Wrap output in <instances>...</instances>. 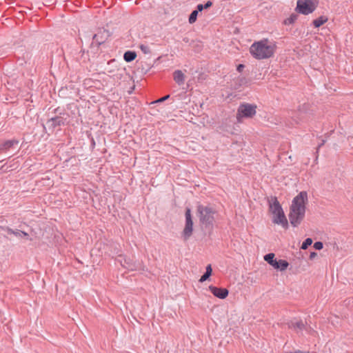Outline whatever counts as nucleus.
Returning <instances> with one entry per match:
<instances>
[{
    "label": "nucleus",
    "mask_w": 353,
    "mask_h": 353,
    "mask_svg": "<svg viewBox=\"0 0 353 353\" xmlns=\"http://www.w3.org/2000/svg\"><path fill=\"white\" fill-rule=\"evenodd\" d=\"M307 203L308 196L305 191H301L292 199L288 216L293 227H298L304 219Z\"/></svg>",
    "instance_id": "nucleus-1"
},
{
    "label": "nucleus",
    "mask_w": 353,
    "mask_h": 353,
    "mask_svg": "<svg viewBox=\"0 0 353 353\" xmlns=\"http://www.w3.org/2000/svg\"><path fill=\"white\" fill-rule=\"evenodd\" d=\"M275 50L276 44L264 39L253 43L250 48V52L256 59H265L272 57Z\"/></svg>",
    "instance_id": "nucleus-2"
},
{
    "label": "nucleus",
    "mask_w": 353,
    "mask_h": 353,
    "mask_svg": "<svg viewBox=\"0 0 353 353\" xmlns=\"http://www.w3.org/2000/svg\"><path fill=\"white\" fill-rule=\"evenodd\" d=\"M270 211L273 215L272 221L274 223L281 225L284 228H288V219L276 198H274L272 202L270 203Z\"/></svg>",
    "instance_id": "nucleus-3"
},
{
    "label": "nucleus",
    "mask_w": 353,
    "mask_h": 353,
    "mask_svg": "<svg viewBox=\"0 0 353 353\" xmlns=\"http://www.w3.org/2000/svg\"><path fill=\"white\" fill-rule=\"evenodd\" d=\"M256 113V105L246 103H242L237 110L236 120L239 123H241L243 119L252 118Z\"/></svg>",
    "instance_id": "nucleus-4"
},
{
    "label": "nucleus",
    "mask_w": 353,
    "mask_h": 353,
    "mask_svg": "<svg viewBox=\"0 0 353 353\" xmlns=\"http://www.w3.org/2000/svg\"><path fill=\"white\" fill-rule=\"evenodd\" d=\"M200 222L205 226L212 225L214 220L215 210L212 208L199 205L197 208Z\"/></svg>",
    "instance_id": "nucleus-5"
},
{
    "label": "nucleus",
    "mask_w": 353,
    "mask_h": 353,
    "mask_svg": "<svg viewBox=\"0 0 353 353\" xmlns=\"http://www.w3.org/2000/svg\"><path fill=\"white\" fill-rule=\"evenodd\" d=\"M318 2L314 0H297L295 10L299 14L308 15L317 8Z\"/></svg>",
    "instance_id": "nucleus-6"
},
{
    "label": "nucleus",
    "mask_w": 353,
    "mask_h": 353,
    "mask_svg": "<svg viewBox=\"0 0 353 353\" xmlns=\"http://www.w3.org/2000/svg\"><path fill=\"white\" fill-rule=\"evenodd\" d=\"M68 118V113H60L59 116L48 119L46 122V125L50 130H53L57 127L65 125Z\"/></svg>",
    "instance_id": "nucleus-7"
},
{
    "label": "nucleus",
    "mask_w": 353,
    "mask_h": 353,
    "mask_svg": "<svg viewBox=\"0 0 353 353\" xmlns=\"http://www.w3.org/2000/svg\"><path fill=\"white\" fill-rule=\"evenodd\" d=\"M193 231V221L190 208L185 210V225L183 231L184 240H188L192 235Z\"/></svg>",
    "instance_id": "nucleus-8"
},
{
    "label": "nucleus",
    "mask_w": 353,
    "mask_h": 353,
    "mask_svg": "<svg viewBox=\"0 0 353 353\" xmlns=\"http://www.w3.org/2000/svg\"><path fill=\"white\" fill-rule=\"evenodd\" d=\"M288 325L290 329L294 330L297 333L303 330H305L310 334L315 332L312 327H307L305 323H304L302 320H292L289 322Z\"/></svg>",
    "instance_id": "nucleus-9"
},
{
    "label": "nucleus",
    "mask_w": 353,
    "mask_h": 353,
    "mask_svg": "<svg viewBox=\"0 0 353 353\" xmlns=\"http://www.w3.org/2000/svg\"><path fill=\"white\" fill-rule=\"evenodd\" d=\"M110 37V32L108 30L104 28H100L96 34L92 37L93 41L92 44H96L97 46L103 43L108 38Z\"/></svg>",
    "instance_id": "nucleus-10"
},
{
    "label": "nucleus",
    "mask_w": 353,
    "mask_h": 353,
    "mask_svg": "<svg viewBox=\"0 0 353 353\" xmlns=\"http://www.w3.org/2000/svg\"><path fill=\"white\" fill-rule=\"evenodd\" d=\"M210 292L217 298L223 299L228 295V290L226 288H220L215 286H209Z\"/></svg>",
    "instance_id": "nucleus-11"
},
{
    "label": "nucleus",
    "mask_w": 353,
    "mask_h": 353,
    "mask_svg": "<svg viewBox=\"0 0 353 353\" xmlns=\"http://www.w3.org/2000/svg\"><path fill=\"white\" fill-rule=\"evenodd\" d=\"M119 261L121 263V265L125 268H127L130 270H134L136 269L135 265L130 259H127L122 256H119Z\"/></svg>",
    "instance_id": "nucleus-12"
},
{
    "label": "nucleus",
    "mask_w": 353,
    "mask_h": 353,
    "mask_svg": "<svg viewBox=\"0 0 353 353\" xmlns=\"http://www.w3.org/2000/svg\"><path fill=\"white\" fill-rule=\"evenodd\" d=\"M173 79L174 81L179 85H181L185 82V75L181 70H176L173 73Z\"/></svg>",
    "instance_id": "nucleus-13"
},
{
    "label": "nucleus",
    "mask_w": 353,
    "mask_h": 353,
    "mask_svg": "<svg viewBox=\"0 0 353 353\" xmlns=\"http://www.w3.org/2000/svg\"><path fill=\"white\" fill-rule=\"evenodd\" d=\"M17 143L18 141L16 140L6 141L0 145V152L6 151L12 148L14 144Z\"/></svg>",
    "instance_id": "nucleus-14"
},
{
    "label": "nucleus",
    "mask_w": 353,
    "mask_h": 353,
    "mask_svg": "<svg viewBox=\"0 0 353 353\" xmlns=\"http://www.w3.org/2000/svg\"><path fill=\"white\" fill-rule=\"evenodd\" d=\"M264 260L274 267V268L279 267L277 260L274 259V254L273 253H269L265 255Z\"/></svg>",
    "instance_id": "nucleus-15"
},
{
    "label": "nucleus",
    "mask_w": 353,
    "mask_h": 353,
    "mask_svg": "<svg viewBox=\"0 0 353 353\" xmlns=\"http://www.w3.org/2000/svg\"><path fill=\"white\" fill-rule=\"evenodd\" d=\"M327 21V18L326 17L321 16L319 18L314 19L312 23L315 28H319L320 26L323 25Z\"/></svg>",
    "instance_id": "nucleus-16"
},
{
    "label": "nucleus",
    "mask_w": 353,
    "mask_h": 353,
    "mask_svg": "<svg viewBox=\"0 0 353 353\" xmlns=\"http://www.w3.org/2000/svg\"><path fill=\"white\" fill-rule=\"evenodd\" d=\"M137 54L134 52L127 51L124 53L123 59L126 62H130L135 59Z\"/></svg>",
    "instance_id": "nucleus-17"
},
{
    "label": "nucleus",
    "mask_w": 353,
    "mask_h": 353,
    "mask_svg": "<svg viewBox=\"0 0 353 353\" xmlns=\"http://www.w3.org/2000/svg\"><path fill=\"white\" fill-rule=\"evenodd\" d=\"M277 263L279 267L275 268V269L280 270L281 271L285 270L289 265L288 262L283 259L277 261Z\"/></svg>",
    "instance_id": "nucleus-18"
},
{
    "label": "nucleus",
    "mask_w": 353,
    "mask_h": 353,
    "mask_svg": "<svg viewBox=\"0 0 353 353\" xmlns=\"http://www.w3.org/2000/svg\"><path fill=\"white\" fill-rule=\"evenodd\" d=\"M211 274H212V268H211L210 265H208L206 267L205 272L204 273V274L203 276H201V279H199V281L203 282V281H206L210 276Z\"/></svg>",
    "instance_id": "nucleus-19"
},
{
    "label": "nucleus",
    "mask_w": 353,
    "mask_h": 353,
    "mask_svg": "<svg viewBox=\"0 0 353 353\" xmlns=\"http://www.w3.org/2000/svg\"><path fill=\"white\" fill-rule=\"evenodd\" d=\"M298 16L296 14H292L288 19L284 21L285 25H290L294 23L297 20Z\"/></svg>",
    "instance_id": "nucleus-20"
},
{
    "label": "nucleus",
    "mask_w": 353,
    "mask_h": 353,
    "mask_svg": "<svg viewBox=\"0 0 353 353\" xmlns=\"http://www.w3.org/2000/svg\"><path fill=\"white\" fill-rule=\"evenodd\" d=\"M198 10H194L192 12L189 17V23H194L196 21L197 15H198Z\"/></svg>",
    "instance_id": "nucleus-21"
},
{
    "label": "nucleus",
    "mask_w": 353,
    "mask_h": 353,
    "mask_svg": "<svg viewBox=\"0 0 353 353\" xmlns=\"http://www.w3.org/2000/svg\"><path fill=\"white\" fill-rule=\"evenodd\" d=\"M312 243V239L310 238H307L303 241L301 248L303 250H306L308 248V246H310Z\"/></svg>",
    "instance_id": "nucleus-22"
},
{
    "label": "nucleus",
    "mask_w": 353,
    "mask_h": 353,
    "mask_svg": "<svg viewBox=\"0 0 353 353\" xmlns=\"http://www.w3.org/2000/svg\"><path fill=\"white\" fill-rule=\"evenodd\" d=\"M139 48L141 49V52L143 54H150L151 53V50H150V48L148 46L141 44V45L139 46Z\"/></svg>",
    "instance_id": "nucleus-23"
},
{
    "label": "nucleus",
    "mask_w": 353,
    "mask_h": 353,
    "mask_svg": "<svg viewBox=\"0 0 353 353\" xmlns=\"http://www.w3.org/2000/svg\"><path fill=\"white\" fill-rule=\"evenodd\" d=\"M314 248L316 249V250H320L321 249H323V244L322 242L321 241H317V242H315L314 244Z\"/></svg>",
    "instance_id": "nucleus-24"
},
{
    "label": "nucleus",
    "mask_w": 353,
    "mask_h": 353,
    "mask_svg": "<svg viewBox=\"0 0 353 353\" xmlns=\"http://www.w3.org/2000/svg\"><path fill=\"white\" fill-rule=\"evenodd\" d=\"M212 5V2L210 1H208L205 3V5H203V7H204V9H207V8H209L210 7H211Z\"/></svg>",
    "instance_id": "nucleus-25"
},
{
    "label": "nucleus",
    "mask_w": 353,
    "mask_h": 353,
    "mask_svg": "<svg viewBox=\"0 0 353 353\" xmlns=\"http://www.w3.org/2000/svg\"><path fill=\"white\" fill-rule=\"evenodd\" d=\"M203 9H204L203 5V4H199L196 6V10H198V12H201Z\"/></svg>",
    "instance_id": "nucleus-26"
},
{
    "label": "nucleus",
    "mask_w": 353,
    "mask_h": 353,
    "mask_svg": "<svg viewBox=\"0 0 353 353\" xmlns=\"http://www.w3.org/2000/svg\"><path fill=\"white\" fill-rule=\"evenodd\" d=\"M169 97H170L169 95H166V96L161 98L160 99L157 100V102H163V101H165L166 99H168Z\"/></svg>",
    "instance_id": "nucleus-27"
},
{
    "label": "nucleus",
    "mask_w": 353,
    "mask_h": 353,
    "mask_svg": "<svg viewBox=\"0 0 353 353\" xmlns=\"http://www.w3.org/2000/svg\"><path fill=\"white\" fill-rule=\"evenodd\" d=\"M5 230H6L8 232V233L10 234H13L14 233V231L10 228H6Z\"/></svg>",
    "instance_id": "nucleus-28"
},
{
    "label": "nucleus",
    "mask_w": 353,
    "mask_h": 353,
    "mask_svg": "<svg viewBox=\"0 0 353 353\" xmlns=\"http://www.w3.org/2000/svg\"><path fill=\"white\" fill-rule=\"evenodd\" d=\"M316 256H317V254L314 252H312L310 254V259H312L315 258Z\"/></svg>",
    "instance_id": "nucleus-29"
},
{
    "label": "nucleus",
    "mask_w": 353,
    "mask_h": 353,
    "mask_svg": "<svg viewBox=\"0 0 353 353\" xmlns=\"http://www.w3.org/2000/svg\"><path fill=\"white\" fill-rule=\"evenodd\" d=\"M244 68V65L243 64H239L238 66H237V70L239 72H241L243 70V69Z\"/></svg>",
    "instance_id": "nucleus-30"
},
{
    "label": "nucleus",
    "mask_w": 353,
    "mask_h": 353,
    "mask_svg": "<svg viewBox=\"0 0 353 353\" xmlns=\"http://www.w3.org/2000/svg\"><path fill=\"white\" fill-rule=\"evenodd\" d=\"M13 234H14L17 236H21V231L17 230V231H14V233Z\"/></svg>",
    "instance_id": "nucleus-31"
},
{
    "label": "nucleus",
    "mask_w": 353,
    "mask_h": 353,
    "mask_svg": "<svg viewBox=\"0 0 353 353\" xmlns=\"http://www.w3.org/2000/svg\"><path fill=\"white\" fill-rule=\"evenodd\" d=\"M21 236H28V234L25 232H23V231H21Z\"/></svg>",
    "instance_id": "nucleus-32"
},
{
    "label": "nucleus",
    "mask_w": 353,
    "mask_h": 353,
    "mask_svg": "<svg viewBox=\"0 0 353 353\" xmlns=\"http://www.w3.org/2000/svg\"><path fill=\"white\" fill-rule=\"evenodd\" d=\"M294 353H305V352H303L301 350H297V351L294 352Z\"/></svg>",
    "instance_id": "nucleus-33"
},
{
    "label": "nucleus",
    "mask_w": 353,
    "mask_h": 353,
    "mask_svg": "<svg viewBox=\"0 0 353 353\" xmlns=\"http://www.w3.org/2000/svg\"><path fill=\"white\" fill-rule=\"evenodd\" d=\"M2 219V217L1 216V217H0V219ZM0 221H1V220H0Z\"/></svg>",
    "instance_id": "nucleus-34"
}]
</instances>
